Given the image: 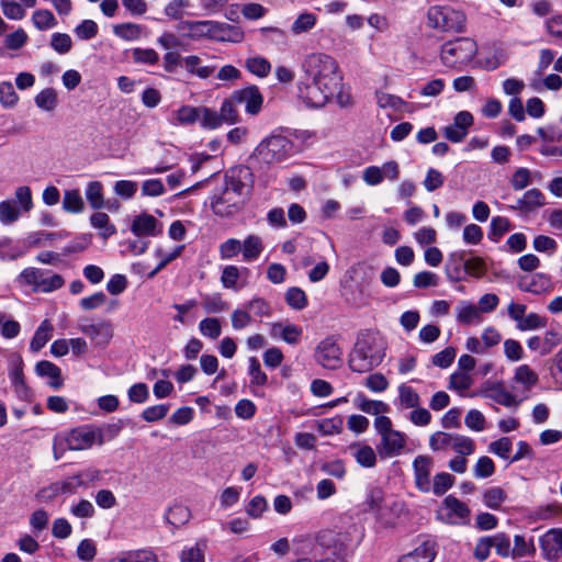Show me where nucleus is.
Returning a JSON list of instances; mask_svg holds the SVG:
<instances>
[{
  "label": "nucleus",
  "instance_id": "nucleus-1",
  "mask_svg": "<svg viewBox=\"0 0 562 562\" xmlns=\"http://www.w3.org/2000/svg\"><path fill=\"white\" fill-rule=\"evenodd\" d=\"M297 98L308 108L325 106L341 86L337 60L325 53H310L301 64Z\"/></svg>",
  "mask_w": 562,
  "mask_h": 562
},
{
  "label": "nucleus",
  "instance_id": "nucleus-2",
  "mask_svg": "<svg viewBox=\"0 0 562 562\" xmlns=\"http://www.w3.org/2000/svg\"><path fill=\"white\" fill-rule=\"evenodd\" d=\"M292 551L297 558L291 562H345L347 537L334 530L300 535L292 539Z\"/></svg>",
  "mask_w": 562,
  "mask_h": 562
},
{
  "label": "nucleus",
  "instance_id": "nucleus-3",
  "mask_svg": "<svg viewBox=\"0 0 562 562\" xmlns=\"http://www.w3.org/2000/svg\"><path fill=\"white\" fill-rule=\"evenodd\" d=\"M104 442L103 429L93 425H82L55 436L53 443L54 458L59 460L67 450H88L94 445L101 446Z\"/></svg>",
  "mask_w": 562,
  "mask_h": 562
},
{
  "label": "nucleus",
  "instance_id": "nucleus-4",
  "mask_svg": "<svg viewBox=\"0 0 562 562\" xmlns=\"http://www.w3.org/2000/svg\"><path fill=\"white\" fill-rule=\"evenodd\" d=\"M384 350V342L376 334H361L350 353L349 368L358 373L370 372L382 362Z\"/></svg>",
  "mask_w": 562,
  "mask_h": 562
},
{
  "label": "nucleus",
  "instance_id": "nucleus-5",
  "mask_svg": "<svg viewBox=\"0 0 562 562\" xmlns=\"http://www.w3.org/2000/svg\"><path fill=\"white\" fill-rule=\"evenodd\" d=\"M427 25L446 33H462L467 26V15L451 5H431L427 11Z\"/></svg>",
  "mask_w": 562,
  "mask_h": 562
},
{
  "label": "nucleus",
  "instance_id": "nucleus-6",
  "mask_svg": "<svg viewBox=\"0 0 562 562\" xmlns=\"http://www.w3.org/2000/svg\"><path fill=\"white\" fill-rule=\"evenodd\" d=\"M477 54V44L470 37H458L442 44L440 60L448 68H461Z\"/></svg>",
  "mask_w": 562,
  "mask_h": 562
},
{
  "label": "nucleus",
  "instance_id": "nucleus-7",
  "mask_svg": "<svg viewBox=\"0 0 562 562\" xmlns=\"http://www.w3.org/2000/svg\"><path fill=\"white\" fill-rule=\"evenodd\" d=\"M293 153L294 145L291 139L280 134H272L258 144L254 151V158L270 165L285 160Z\"/></svg>",
  "mask_w": 562,
  "mask_h": 562
},
{
  "label": "nucleus",
  "instance_id": "nucleus-8",
  "mask_svg": "<svg viewBox=\"0 0 562 562\" xmlns=\"http://www.w3.org/2000/svg\"><path fill=\"white\" fill-rule=\"evenodd\" d=\"M178 31L183 34V36L191 40H214V41H225L227 40L226 32L232 29L229 24L204 20V21H181L178 26Z\"/></svg>",
  "mask_w": 562,
  "mask_h": 562
},
{
  "label": "nucleus",
  "instance_id": "nucleus-9",
  "mask_svg": "<svg viewBox=\"0 0 562 562\" xmlns=\"http://www.w3.org/2000/svg\"><path fill=\"white\" fill-rule=\"evenodd\" d=\"M315 361L325 369L335 370L342 364V350L335 336L322 339L314 352Z\"/></svg>",
  "mask_w": 562,
  "mask_h": 562
},
{
  "label": "nucleus",
  "instance_id": "nucleus-10",
  "mask_svg": "<svg viewBox=\"0 0 562 562\" xmlns=\"http://www.w3.org/2000/svg\"><path fill=\"white\" fill-rule=\"evenodd\" d=\"M19 279L25 284L34 285L36 290L42 292L55 291L64 284L61 276L57 273L46 276L45 271L37 268L24 269Z\"/></svg>",
  "mask_w": 562,
  "mask_h": 562
},
{
  "label": "nucleus",
  "instance_id": "nucleus-11",
  "mask_svg": "<svg viewBox=\"0 0 562 562\" xmlns=\"http://www.w3.org/2000/svg\"><path fill=\"white\" fill-rule=\"evenodd\" d=\"M252 172L250 168L238 166L231 168L225 173V187L237 196L249 194L252 188Z\"/></svg>",
  "mask_w": 562,
  "mask_h": 562
},
{
  "label": "nucleus",
  "instance_id": "nucleus-12",
  "mask_svg": "<svg viewBox=\"0 0 562 562\" xmlns=\"http://www.w3.org/2000/svg\"><path fill=\"white\" fill-rule=\"evenodd\" d=\"M406 446L405 434L395 430L381 437L376 452L381 459H391L402 453Z\"/></svg>",
  "mask_w": 562,
  "mask_h": 562
},
{
  "label": "nucleus",
  "instance_id": "nucleus-13",
  "mask_svg": "<svg viewBox=\"0 0 562 562\" xmlns=\"http://www.w3.org/2000/svg\"><path fill=\"white\" fill-rule=\"evenodd\" d=\"M243 198L235 195L224 188L221 193H215L211 200V207L216 215L228 216L235 213L241 205Z\"/></svg>",
  "mask_w": 562,
  "mask_h": 562
},
{
  "label": "nucleus",
  "instance_id": "nucleus-14",
  "mask_svg": "<svg viewBox=\"0 0 562 562\" xmlns=\"http://www.w3.org/2000/svg\"><path fill=\"white\" fill-rule=\"evenodd\" d=\"M434 461L429 456L419 454L413 461L415 485L423 493H428L431 490L430 473Z\"/></svg>",
  "mask_w": 562,
  "mask_h": 562
},
{
  "label": "nucleus",
  "instance_id": "nucleus-15",
  "mask_svg": "<svg viewBox=\"0 0 562 562\" xmlns=\"http://www.w3.org/2000/svg\"><path fill=\"white\" fill-rule=\"evenodd\" d=\"M233 100L239 105L244 104L245 111L250 115L258 114L263 103V97L256 86H248L233 92Z\"/></svg>",
  "mask_w": 562,
  "mask_h": 562
},
{
  "label": "nucleus",
  "instance_id": "nucleus-16",
  "mask_svg": "<svg viewBox=\"0 0 562 562\" xmlns=\"http://www.w3.org/2000/svg\"><path fill=\"white\" fill-rule=\"evenodd\" d=\"M543 557L548 561H555L562 552V529H551L539 540Z\"/></svg>",
  "mask_w": 562,
  "mask_h": 562
},
{
  "label": "nucleus",
  "instance_id": "nucleus-17",
  "mask_svg": "<svg viewBox=\"0 0 562 562\" xmlns=\"http://www.w3.org/2000/svg\"><path fill=\"white\" fill-rule=\"evenodd\" d=\"M546 204V198L543 193L537 189H530L524 193V195L516 200V203L510 207L521 213H531L542 207Z\"/></svg>",
  "mask_w": 562,
  "mask_h": 562
},
{
  "label": "nucleus",
  "instance_id": "nucleus-18",
  "mask_svg": "<svg viewBox=\"0 0 562 562\" xmlns=\"http://www.w3.org/2000/svg\"><path fill=\"white\" fill-rule=\"evenodd\" d=\"M79 329L95 341L97 346H106L113 337L112 326L108 322L80 325Z\"/></svg>",
  "mask_w": 562,
  "mask_h": 562
},
{
  "label": "nucleus",
  "instance_id": "nucleus-19",
  "mask_svg": "<svg viewBox=\"0 0 562 562\" xmlns=\"http://www.w3.org/2000/svg\"><path fill=\"white\" fill-rule=\"evenodd\" d=\"M10 380L14 386V391L21 398L29 396V387L25 384L23 375V360L20 355H12L10 357Z\"/></svg>",
  "mask_w": 562,
  "mask_h": 562
},
{
  "label": "nucleus",
  "instance_id": "nucleus-20",
  "mask_svg": "<svg viewBox=\"0 0 562 562\" xmlns=\"http://www.w3.org/2000/svg\"><path fill=\"white\" fill-rule=\"evenodd\" d=\"M454 312L457 322L464 326L479 325L483 321L480 308H477L474 303L467 300L460 301Z\"/></svg>",
  "mask_w": 562,
  "mask_h": 562
},
{
  "label": "nucleus",
  "instance_id": "nucleus-21",
  "mask_svg": "<svg viewBox=\"0 0 562 562\" xmlns=\"http://www.w3.org/2000/svg\"><path fill=\"white\" fill-rule=\"evenodd\" d=\"M437 554L436 542L427 539L423 541L414 551L404 554L398 562H432Z\"/></svg>",
  "mask_w": 562,
  "mask_h": 562
},
{
  "label": "nucleus",
  "instance_id": "nucleus-22",
  "mask_svg": "<svg viewBox=\"0 0 562 562\" xmlns=\"http://www.w3.org/2000/svg\"><path fill=\"white\" fill-rule=\"evenodd\" d=\"M518 288L524 292L541 294L550 291L551 282L547 276L542 273H535L531 276L522 277L518 281Z\"/></svg>",
  "mask_w": 562,
  "mask_h": 562
},
{
  "label": "nucleus",
  "instance_id": "nucleus-23",
  "mask_svg": "<svg viewBox=\"0 0 562 562\" xmlns=\"http://www.w3.org/2000/svg\"><path fill=\"white\" fill-rule=\"evenodd\" d=\"M35 372L41 378L48 379V385L55 390L63 386L61 370L50 361L42 360L36 363Z\"/></svg>",
  "mask_w": 562,
  "mask_h": 562
},
{
  "label": "nucleus",
  "instance_id": "nucleus-24",
  "mask_svg": "<svg viewBox=\"0 0 562 562\" xmlns=\"http://www.w3.org/2000/svg\"><path fill=\"white\" fill-rule=\"evenodd\" d=\"M443 505L448 510L447 521L450 524H459L467 519L470 515L469 507L452 495H449L445 498Z\"/></svg>",
  "mask_w": 562,
  "mask_h": 562
},
{
  "label": "nucleus",
  "instance_id": "nucleus-25",
  "mask_svg": "<svg viewBox=\"0 0 562 562\" xmlns=\"http://www.w3.org/2000/svg\"><path fill=\"white\" fill-rule=\"evenodd\" d=\"M158 222L150 214H142L134 218L131 231L138 237L155 236L158 233Z\"/></svg>",
  "mask_w": 562,
  "mask_h": 562
},
{
  "label": "nucleus",
  "instance_id": "nucleus-26",
  "mask_svg": "<svg viewBox=\"0 0 562 562\" xmlns=\"http://www.w3.org/2000/svg\"><path fill=\"white\" fill-rule=\"evenodd\" d=\"M317 15L313 12H301L292 22L290 31L294 36L310 33L317 24Z\"/></svg>",
  "mask_w": 562,
  "mask_h": 562
},
{
  "label": "nucleus",
  "instance_id": "nucleus-27",
  "mask_svg": "<svg viewBox=\"0 0 562 562\" xmlns=\"http://www.w3.org/2000/svg\"><path fill=\"white\" fill-rule=\"evenodd\" d=\"M145 27L133 22H124L113 26V33L126 42L138 41L144 34Z\"/></svg>",
  "mask_w": 562,
  "mask_h": 562
},
{
  "label": "nucleus",
  "instance_id": "nucleus-28",
  "mask_svg": "<svg viewBox=\"0 0 562 562\" xmlns=\"http://www.w3.org/2000/svg\"><path fill=\"white\" fill-rule=\"evenodd\" d=\"M352 457L363 468H373L376 464L378 452L369 445H353L350 447Z\"/></svg>",
  "mask_w": 562,
  "mask_h": 562
},
{
  "label": "nucleus",
  "instance_id": "nucleus-29",
  "mask_svg": "<svg viewBox=\"0 0 562 562\" xmlns=\"http://www.w3.org/2000/svg\"><path fill=\"white\" fill-rule=\"evenodd\" d=\"M302 328L294 324H274L272 326L271 334L276 337H280L282 340L290 345H295L300 341L302 336Z\"/></svg>",
  "mask_w": 562,
  "mask_h": 562
},
{
  "label": "nucleus",
  "instance_id": "nucleus-30",
  "mask_svg": "<svg viewBox=\"0 0 562 562\" xmlns=\"http://www.w3.org/2000/svg\"><path fill=\"white\" fill-rule=\"evenodd\" d=\"M263 250L262 240L257 235H249L241 243V252L245 261L250 262L256 260Z\"/></svg>",
  "mask_w": 562,
  "mask_h": 562
},
{
  "label": "nucleus",
  "instance_id": "nucleus-31",
  "mask_svg": "<svg viewBox=\"0 0 562 562\" xmlns=\"http://www.w3.org/2000/svg\"><path fill=\"white\" fill-rule=\"evenodd\" d=\"M53 331V326L49 323V321L45 319L42 322L40 327L36 329L31 344L30 348L32 351L37 352L40 351L50 339Z\"/></svg>",
  "mask_w": 562,
  "mask_h": 562
},
{
  "label": "nucleus",
  "instance_id": "nucleus-32",
  "mask_svg": "<svg viewBox=\"0 0 562 562\" xmlns=\"http://www.w3.org/2000/svg\"><path fill=\"white\" fill-rule=\"evenodd\" d=\"M63 209L68 213H81L83 211L85 202L79 190L71 189L64 192Z\"/></svg>",
  "mask_w": 562,
  "mask_h": 562
},
{
  "label": "nucleus",
  "instance_id": "nucleus-33",
  "mask_svg": "<svg viewBox=\"0 0 562 562\" xmlns=\"http://www.w3.org/2000/svg\"><path fill=\"white\" fill-rule=\"evenodd\" d=\"M514 381L522 384L526 390H530L538 383L539 378L528 364H521L515 369Z\"/></svg>",
  "mask_w": 562,
  "mask_h": 562
},
{
  "label": "nucleus",
  "instance_id": "nucleus-34",
  "mask_svg": "<svg viewBox=\"0 0 562 562\" xmlns=\"http://www.w3.org/2000/svg\"><path fill=\"white\" fill-rule=\"evenodd\" d=\"M453 432L435 431L429 437V448L432 452L447 451L452 448Z\"/></svg>",
  "mask_w": 562,
  "mask_h": 562
},
{
  "label": "nucleus",
  "instance_id": "nucleus-35",
  "mask_svg": "<svg viewBox=\"0 0 562 562\" xmlns=\"http://www.w3.org/2000/svg\"><path fill=\"white\" fill-rule=\"evenodd\" d=\"M398 400L403 408H417L420 405L419 394L413 387L405 384L398 386Z\"/></svg>",
  "mask_w": 562,
  "mask_h": 562
},
{
  "label": "nucleus",
  "instance_id": "nucleus-36",
  "mask_svg": "<svg viewBox=\"0 0 562 562\" xmlns=\"http://www.w3.org/2000/svg\"><path fill=\"white\" fill-rule=\"evenodd\" d=\"M202 306L209 314H218L228 310V303L223 300L220 293L204 295Z\"/></svg>",
  "mask_w": 562,
  "mask_h": 562
},
{
  "label": "nucleus",
  "instance_id": "nucleus-37",
  "mask_svg": "<svg viewBox=\"0 0 562 562\" xmlns=\"http://www.w3.org/2000/svg\"><path fill=\"white\" fill-rule=\"evenodd\" d=\"M32 22L34 26L40 30H48L53 29L57 25V20L54 14L46 9H40L33 12Z\"/></svg>",
  "mask_w": 562,
  "mask_h": 562
},
{
  "label": "nucleus",
  "instance_id": "nucleus-38",
  "mask_svg": "<svg viewBox=\"0 0 562 562\" xmlns=\"http://www.w3.org/2000/svg\"><path fill=\"white\" fill-rule=\"evenodd\" d=\"M199 330L202 336L216 340L222 334V325L216 317H205L199 323Z\"/></svg>",
  "mask_w": 562,
  "mask_h": 562
},
{
  "label": "nucleus",
  "instance_id": "nucleus-39",
  "mask_svg": "<svg viewBox=\"0 0 562 562\" xmlns=\"http://www.w3.org/2000/svg\"><path fill=\"white\" fill-rule=\"evenodd\" d=\"M452 450L457 454L471 456L475 451V442L472 438L453 432Z\"/></svg>",
  "mask_w": 562,
  "mask_h": 562
},
{
  "label": "nucleus",
  "instance_id": "nucleus-40",
  "mask_svg": "<svg viewBox=\"0 0 562 562\" xmlns=\"http://www.w3.org/2000/svg\"><path fill=\"white\" fill-rule=\"evenodd\" d=\"M506 499L507 494L499 486L490 487L483 494V502L491 509H498Z\"/></svg>",
  "mask_w": 562,
  "mask_h": 562
},
{
  "label": "nucleus",
  "instance_id": "nucleus-41",
  "mask_svg": "<svg viewBox=\"0 0 562 562\" xmlns=\"http://www.w3.org/2000/svg\"><path fill=\"white\" fill-rule=\"evenodd\" d=\"M102 184L99 181H92L86 189V198L94 210H100L104 206Z\"/></svg>",
  "mask_w": 562,
  "mask_h": 562
},
{
  "label": "nucleus",
  "instance_id": "nucleus-42",
  "mask_svg": "<svg viewBox=\"0 0 562 562\" xmlns=\"http://www.w3.org/2000/svg\"><path fill=\"white\" fill-rule=\"evenodd\" d=\"M358 407L362 412L370 415H375L376 417L390 411V406L386 403L376 400H369L363 396L359 397Z\"/></svg>",
  "mask_w": 562,
  "mask_h": 562
},
{
  "label": "nucleus",
  "instance_id": "nucleus-43",
  "mask_svg": "<svg viewBox=\"0 0 562 562\" xmlns=\"http://www.w3.org/2000/svg\"><path fill=\"white\" fill-rule=\"evenodd\" d=\"M487 396L497 404L506 407L518 406L519 404V402L512 393L501 386L491 387Z\"/></svg>",
  "mask_w": 562,
  "mask_h": 562
},
{
  "label": "nucleus",
  "instance_id": "nucleus-44",
  "mask_svg": "<svg viewBox=\"0 0 562 562\" xmlns=\"http://www.w3.org/2000/svg\"><path fill=\"white\" fill-rule=\"evenodd\" d=\"M248 374L250 376V386H265L268 382V376L261 370L260 363L256 357L249 358Z\"/></svg>",
  "mask_w": 562,
  "mask_h": 562
},
{
  "label": "nucleus",
  "instance_id": "nucleus-45",
  "mask_svg": "<svg viewBox=\"0 0 562 562\" xmlns=\"http://www.w3.org/2000/svg\"><path fill=\"white\" fill-rule=\"evenodd\" d=\"M35 104L44 111H53L57 106V93L53 88L42 90L35 97Z\"/></svg>",
  "mask_w": 562,
  "mask_h": 562
},
{
  "label": "nucleus",
  "instance_id": "nucleus-46",
  "mask_svg": "<svg viewBox=\"0 0 562 562\" xmlns=\"http://www.w3.org/2000/svg\"><path fill=\"white\" fill-rule=\"evenodd\" d=\"M237 105L239 104L233 100V94L231 95V98L223 101L220 110L222 122L227 124H234L238 122L239 115L236 109Z\"/></svg>",
  "mask_w": 562,
  "mask_h": 562
},
{
  "label": "nucleus",
  "instance_id": "nucleus-47",
  "mask_svg": "<svg viewBox=\"0 0 562 562\" xmlns=\"http://www.w3.org/2000/svg\"><path fill=\"white\" fill-rule=\"evenodd\" d=\"M91 225L101 232L103 237H109L115 233V227L110 224L108 214L98 212L91 215Z\"/></svg>",
  "mask_w": 562,
  "mask_h": 562
},
{
  "label": "nucleus",
  "instance_id": "nucleus-48",
  "mask_svg": "<svg viewBox=\"0 0 562 562\" xmlns=\"http://www.w3.org/2000/svg\"><path fill=\"white\" fill-rule=\"evenodd\" d=\"M246 68L258 77H267L271 70V64L263 57H250L246 60Z\"/></svg>",
  "mask_w": 562,
  "mask_h": 562
},
{
  "label": "nucleus",
  "instance_id": "nucleus-49",
  "mask_svg": "<svg viewBox=\"0 0 562 562\" xmlns=\"http://www.w3.org/2000/svg\"><path fill=\"white\" fill-rule=\"evenodd\" d=\"M132 58L134 63L142 65H156L159 61V55L153 48H134Z\"/></svg>",
  "mask_w": 562,
  "mask_h": 562
},
{
  "label": "nucleus",
  "instance_id": "nucleus-50",
  "mask_svg": "<svg viewBox=\"0 0 562 562\" xmlns=\"http://www.w3.org/2000/svg\"><path fill=\"white\" fill-rule=\"evenodd\" d=\"M19 101V95L15 92L13 85L10 81L0 82V103L4 108H13Z\"/></svg>",
  "mask_w": 562,
  "mask_h": 562
},
{
  "label": "nucleus",
  "instance_id": "nucleus-51",
  "mask_svg": "<svg viewBox=\"0 0 562 562\" xmlns=\"http://www.w3.org/2000/svg\"><path fill=\"white\" fill-rule=\"evenodd\" d=\"M509 183L515 191H521L531 183V172L525 167L518 168L509 179Z\"/></svg>",
  "mask_w": 562,
  "mask_h": 562
},
{
  "label": "nucleus",
  "instance_id": "nucleus-52",
  "mask_svg": "<svg viewBox=\"0 0 562 562\" xmlns=\"http://www.w3.org/2000/svg\"><path fill=\"white\" fill-rule=\"evenodd\" d=\"M495 464L488 457H480L473 467V475L476 479H486L494 474Z\"/></svg>",
  "mask_w": 562,
  "mask_h": 562
},
{
  "label": "nucleus",
  "instance_id": "nucleus-53",
  "mask_svg": "<svg viewBox=\"0 0 562 562\" xmlns=\"http://www.w3.org/2000/svg\"><path fill=\"white\" fill-rule=\"evenodd\" d=\"M0 7L10 20H22L25 16V9L14 0H0Z\"/></svg>",
  "mask_w": 562,
  "mask_h": 562
},
{
  "label": "nucleus",
  "instance_id": "nucleus-54",
  "mask_svg": "<svg viewBox=\"0 0 562 562\" xmlns=\"http://www.w3.org/2000/svg\"><path fill=\"white\" fill-rule=\"evenodd\" d=\"M240 277V269L236 266H226L221 276V282L223 288L231 289V290H237V281Z\"/></svg>",
  "mask_w": 562,
  "mask_h": 562
},
{
  "label": "nucleus",
  "instance_id": "nucleus-55",
  "mask_svg": "<svg viewBox=\"0 0 562 562\" xmlns=\"http://www.w3.org/2000/svg\"><path fill=\"white\" fill-rule=\"evenodd\" d=\"M453 482L454 477L451 474L447 472L438 473L434 477L431 490L435 495L441 496L453 485Z\"/></svg>",
  "mask_w": 562,
  "mask_h": 562
},
{
  "label": "nucleus",
  "instance_id": "nucleus-56",
  "mask_svg": "<svg viewBox=\"0 0 562 562\" xmlns=\"http://www.w3.org/2000/svg\"><path fill=\"white\" fill-rule=\"evenodd\" d=\"M285 300L286 303L295 308V310H302L307 304V299L303 290L300 288H290L285 293Z\"/></svg>",
  "mask_w": 562,
  "mask_h": 562
},
{
  "label": "nucleus",
  "instance_id": "nucleus-57",
  "mask_svg": "<svg viewBox=\"0 0 562 562\" xmlns=\"http://www.w3.org/2000/svg\"><path fill=\"white\" fill-rule=\"evenodd\" d=\"M179 124H193L200 119V108L183 105L176 112Z\"/></svg>",
  "mask_w": 562,
  "mask_h": 562
},
{
  "label": "nucleus",
  "instance_id": "nucleus-58",
  "mask_svg": "<svg viewBox=\"0 0 562 562\" xmlns=\"http://www.w3.org/2000/svg\"><path fill=\"white\" fill-rule=\"evenodd\" d=\"M72 46L71 37L66 33H54L50 40V47L58 54H67Z\"/></svg>",
  "mask_w": 562,
  "mask_h": 562
},
{
  "label": "nucleus",
  "instance_id": "nucleus-59",
  "mask_svg": "<svg viewBox=\"0 0 562 562\" xmlns=\"http://www.w3.org/2000/svg\"><path fill=\"white\" fill-rule=\"evenodd\" d=\"M126 562H157V555L149 549L123 552Z\"/></svg>",
  "mask_w": 562,
  "mask_h": 562
},
{
  "label": "nucleus",
  "instance_id": "nucleus-60",
  "mask_svg": "<svg viewBox=\"0 0 562 562\" xmlns=\"http://www.w3.org/2000/svg\"><path fill=\"white\" fill-rule=\"evenodd\" d=\"M513 449L512 440L508 437H502L490 443V452L498 456L502 459H509V453Z\"/></svg>",
  "mask_w": 562,
  "mask_h": 562
},
{
  "label": "nucleus",
  "instance_id": "nucleus-61",
  "mask_svg": "<svg viewBox=\"0 0 562 562\" xmlns=\"http://www.w3.org/2000/svg\"><path fill=\"white\" fill-rule=\"evenodd\" d=\"M491 538L492 547L495 548L496 553L503 558L512 555L510 540L505 533H497Z\"/></svg>",
  "mask_w": 562,
  "mask_h": 562
},
{
  "label": "nucleus",
  "instance_id": "nucleus-62",
  "mask_svg": "<svg viewBox=\"0 0 562 562\" xmlns=\"http://www.w3.org/2000/svg\"><path fill=\"white\" fill-rule=\"evenodd\" d=\"M199 121L205 128H216L223 123L220 113L207 108H200Z\"/></svg>",
  "mask_w": 562,
  "mask_h": 562
},
{
  "label": "nucleus",
  "instance_id": "nucleus-63",
  "mask_svg": "<svg viewBox=\"0 0 562 562\" xmlns=\"http://www.w3.org/2000/svg\"><path fill=\"white\" fill-rule=\"evenodd\" d=\"M342 425L344 422L341 417L326 418L318 422L317 429L323 435H334L341 431Z\"/></svg>",
  "mask_w": 562,
  "mask_h": 562
},
{
  "label": "nucleus",
  "instance_id": "nucleus-64",
  "mask_svg": "<svg viewBox=\"0 0 562 562\" xmlns=\"http://www.w3.org/2000/svg\"><path fill=\"white\" fill-rule=\"evenodd\" d=\"M251 314L247 310L236 308L232 312L231 323L235 330L246 328L251 323Z\"/></svg>",
  "mask_w": 562,
  "mask_h": 562
}]
</instances>
